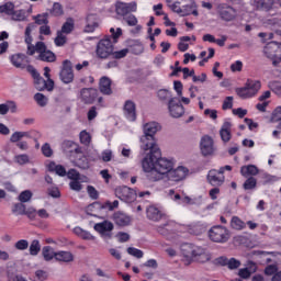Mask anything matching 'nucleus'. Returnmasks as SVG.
<instances>
[{
	"label": "nucleus",
	"instance_id": "obj_1",
	"mask_svg": "<svg viewBox=\"0 0 281 281\" xmlns=\"http://www.w3.org/2000/svg\"><path fill=\"white\" fill-rule=\"evenodd\" d=\"M144 135L140 137V148L144 153L153 150V153H159V146L157 145L158 131H161V125L157 122L146 123L143 127Z\"/></svg>",
	"mask_w": 281,
	"mask_h": 281
},
{
	"label": "nucleus",
	"instance_id": "obj_2",
	"mask_svg": "<svg viewBox=\"0 0 281 281\" xmlns=\"http://www.w3.org/2000/svg\"><path fill=\"white\" fill-rule=\"evenodd\" d=\"M182 262L186 267H189L191 262H207L210 256L205 254V249L201 246H194L189 244L182 249Z\"/></svg>",
	"mask_w": 281,
	"mask_h": 281
},
{
	"label": "nucleus",
	"instance_id": "obj_3",
	"mask_svg": "<svg viewBox=\"0 0 281 281\" xmlns=\"http://www.w3.org/2000/svg\"><path fill=\"white\" fill-rule=\"evenodd\" d=\"M262 83L260 80L248 79L245 87L236 89V93L243 100H247L248 98H254L260 91Z\"/></svg>",
	"mask_w": 281,
	"mask_h": 281
},
{
	"label": "nucleus",
	"instance_id": "obj_4",
	"mask_svg": "<svg viewBox=\"0 0 281 281\" xmlns=\"http://www.w3.org/2000/svg\"><path fill=\"white\" fill-rule=\"evenodd\" d=\"M172 168H175V162H172V160L161 158V156L156 157L155 171H151V175H154V181H159L162 179L164 175L168 176Z\"/></svg>",
	"mask_w": 281,
	"mask_h": 281
},
{
	"label": "nucleus",
	"instance_id": "obj_5",
	"mask_svg": "<svg viewBox=\"0 0 281 281\" xmlns=\"http://www.w3.org/2000/svg\"><path fill=\"white\" fill-rule=\"evenodd\" d=\"M36 135V137H41V134L36 131L32 132H14L11 137L10 142L11 144H15L16 148L20 150H29L30 145L26 140H22L23 137H26V139H32V136Z\"/></svg>",
	"mask_w": 281,
	"mask_h": 281
},
{
	"label": "nucleus",
	"instance_id": "obj_6",
	"mask_svg": "<svg viewBox=\"0 0 281 281\" xmlns=\"http://www.w3.org/2000/svg\"><path fill=\"white\" fill-rule=\"evenodd\" d=\"M113 42L111 41V36H105L104 38L100 40L97 44L95 55L101 60H106L113 54Z\"/></svg>",
	"mask_w": 281,
	"mask_h": 281
},
{
	"label": "nucleus",
	"instance_id": "obj_7",
	"mask_svg": "<svg viewBox=\"0 0 281 281\" xmlns=\"http://www.w3.org/2000/svg\"><path fill=\"white\" fill-rule=\"evenodd\" d=\"M149 154L143 158L142 160V168L144 172H149V179L150 181H154L155 175V164H157V157H161V150L158 147V153L153 151V149H148Z\"/></svg>",
	"mask_w": 281,
	"mask_h": 281
},
{
	"label": "nucleus",
	"instance_id": "obj_8",
	"mask_svg": "<svg viewBox=\"0 0 281 281\" xmlns=\"http://www.w3.org/2000/svg\"><path fill=\"white\" fill-rule=\"evenodd\" d=\"M229 229L225 226L216 225L210 228L209 238L212 243L225 244L229 240Z\"/></svg>",
	"mask_w": 281,
	"mask_h": 281
},
{
	"label": "nucleus",
	"instance_id": "obj_9",
	"mask_svg": "<svg viewBox=\"0 0 281 281\" xmlns=\"http://www.w3.org/2000/svg\"><path fill=\"white\" fill-rule=\"evenodd\" d=\"M225 170L232 171V166L226 165L220 170L211 169L207 175V181L211 186L218 187L225 183Z\"/></svg>",
	"mask_w": 281,
	"mask_h": 281
},
{
	"label": "nucleus",
	"instance_id": "obj_10",
	"mask_svg": "<svg viewBox=\"0 0 281 281\" xmlns=\"http://www.w3.org/2000/svg\"><path fill=\"white\" fill-rule=\"evenodd\" d=\"M74 65L71 60L66 59L63 61L61 69L59 71V80L64 82V85H71L74 82Z\"/></svg>",
	"mask_w": 281,
	"mask_h": 281
},
{
	"label": "nucleus",
	"instance_id": "obj_11",
	"mask_svg": "<svg viewBox=\"0 0 281 281\" xmlns=\"http://www.w3.org/2000/svg\"><path fill=\"white\" fill-rule=\"evenodd\" d=\"M99 91L95 88H82L80 90V98L83 104H93L98 100L99 104H102V97H99Z\"/></svg>",
	"mask_w": 281,
	"mask_h": 281
},
{
	"label": "nucleus",
	"instance_id": "obj_12",
	"mask_svg": "<svg viewBox=\"0 0 281 281\" xmlns=\"http://www.w3.org/2000/svg\"><path fill=\"white\" fill-rule=\"evenodd\" d=\"M115 196L124 203H133L137 199V193L128 187H119L115 189Z\"/></svg>",
	"mask_w": 281,
	"mask_h": 281
},
{
	"label": "nucleus",
	"instance_id": "obj_13",
	"mask_svg": "<svg viewBox=\"0 0 281 281\" xmlns=\"http://www.w3.org/2000/svg\"><path fill=\"white\" fill-rule=\"evenodd\" d=\"M37 60H42V63H56V54L47 49V45L44 42H37Z\"/></svg>",
	"mask_w": 281,
	"mask_h": 281
},
{
	"label": "nucleus",
	"instance_id": "obj_14",
	"mask_svg": "<svg viewBox=\"0 0 281 281\" xmlns=\"http://www.w3.org/2000/svg\"><path fill=\"white\" fill-rule=\"evenodd\" d=\"M168 110L171 117H181L186 113V108L181 104V100L179 98L173 97L168 102Z\"/></svg>",
	"mask_w": 281,
	"mask_h": 281
},
{
	"label": "nucleus",
	"instance_id": "obj_15",
	"mask_svg": "<svg viewBox=\"0 0 281 281\" xmlns=\"http://www.w3.org/2000/svg\"><path fill=\"white\" fill-rule=\"evenodd\" d=\"M115 12L119 16H127L131 12H137V2H117Z\"/></svg>",
	"mask_w": 281,
	"mask_h": 281
},
{
	"label": "nucleus",
	"instance_id": "obj_16",
	"mask_svg": "<svg viewBox=\"0 0 281 281\" xmlns=\"http://www.w3.org/2000/svg\"><path fill=\"white\" fill-rule=\"evenodd\" d=\"M168 8L172 10V12H176L177 14H182V16H188L192 13V7L191 5H184L181 9V1L179 0H166Z\"/></svg>",
	"mask_w": 281,
	"mask_h": 281
},
{
	"label": "nucleus",
	"instance_id": "obj_17",
	"mask_svg": "<svg viewBox=\"0 0 281 281\" xmlns=\"http://www.w3.org/2000/svg\"><path fill=\"white\" fill-rule=\"evenodd\" d=\"M217 13L222 21H234L236 19V9L227 4H220L217 7Z\"/></svg>",
	"mask_w": 281,
	"mask_h": 281
},
{
	"label": "nucleus",
	"instance_id": "obj_18",
	"mask_svg": "<svg viewBox=\"0 0 281 281\" xmlns=\"http://www.w3.org/2000/svg\"><path fill=\"white\" fill-rule=\"evenodd\" d=\"M112 221L119 227H128V225H131V221H133V218L131 217V215H128L122 211H117L112 215Z\"/></svg>",
	"mask_w": 281,
	"mask_h": 281
},
{
	"label": "nucleus",
	"instance_id": "obj_19",
	"mask_svg": "<svg viewBox=\"0 0 281 281\" xmlns=\"http://www.w3.org/2000/svg\"><path fill=\"white\" fill-rule=\"evenodd\" d=\"M200 149L204 157L214 155V140L210 136H203L200 143Z\"/></svg>",
	"mask_w": 281,
	"mask_h": 281
},
{
	"label": "nucleus",
	"instance_id": "obj_20",
	"mask_svg": "<svg viewBox=\"0 0 281 281\" xmlns=\"http://www.w3.org/2000/svg\"><path fill=\"white\" fill-rule=\"evenodd\" d=\"M188 172H190V170L181 166V167H178L177 169H171L169 173H167V177L169 181H176V182L183 181V179L188 177Z\"/></svg>",
	"mask_w": 281,
	"mask_h": 281
},
{
	"label": "nucleus",
	"instance_id": "obj_21",
	"mask_svg": "<svg viewBox=\"0 0 281 281\" xmlns=\"http://www.w3.org/2000/svg\"><path fill=\"white\" fill-rule=\"evenodd\" d=\"M9 60L11 65L15 67V69H25L27 63V56L23 53H16L9 56Z\"/></svg>",
	"mask_w": 281,
	"mask_h": 281
},
{
	"label": "nucleus",
	"instance_id": "obj_22",
	"mask_svg": "<svg viewBox=\"0 0 281 281\" xmlns=\"http://www.w3.org/2000/svg\"><path fill=\"white\" fill-rule=\"evenodd\" d=\"M123 111L126 120L130 122H135L137 120L136 105L132 100L125 101Z\"/></svg>",
	"mask_w": 281,
	"mask_h": 281
},
{
	"label": "nucleus",
	"instance_id": "obj_23",
	"mask_svg": "<svg viewBox=\"0 0 281 281\" xmlns=\"http://www.w3.org/2000/svg\"><path fill=\"white\" fill-rule=\"evenodd\" d=\"M258 271V266L254 261H248L246 268H241L238 270V276L241 278V280H249L251 278L252 273H256Z\"/></svg>",
	"mask_w": 281,
	"mask_h": 281
},
{
	"label": "nucleus",
	"instance_id": "obj_24",
	"mask_svg": "<svg viewBox=\"0 0 281 281\" xmlns=\"http://www.w3.org/2000/svg\"><path fill=\"white\" fill-rule=\"evenodd\" d=\"M216 262L221 267H227L228 269H231V271H234V269H238L241 265L240 260L236 258L227 259V257H218L216 259Z\"/></svg>",
	"mask_w": 281,
	"mask_h": 281
},
{
	"label": "nucleus",
	"instance_id": "obj_25",
	"mask_svg": "<svg viewBox=\"0 0 281 281\" xmlns=\"http://www.w3.org/2000/svg\"><path fill=\"white\" fill-rule=\"evenodd\" d=\"M111 85H112L111 78L101 77L99 81V91L103 95H111V93H113V89H111Z\"/></svg>",
	"mask_w": 281,
	"mask_h": 281
},
{
	"label": "nucleus",
	"instance_id": "obj_26",
	"mask_svg": "<svg viewBox=\"0 0 281 281\" xmlns=\"http://www.w3.org/2000/svg\"><path fill=\"white\" fill-rule=\"evenodd\" d=\"M220 135H221V139H222V142H224V144H227V142H229L232 139V122L226 121L223 123V125L220 130Z\"/></svg>",
	"mask_w": 281,
	"mask_h": 281
},
{
	"label": "nucleus",
	"instance_id": "obj_27",
	"mask_svg": "<svg viewBox=\"0 0 281 281\" xmlns=\"http://www.w3.org/2000/svg\"><path fill=\"white\" fill-rule=\"evenodd\" d=\"M257 10H263L265 12H271L272 16L276 15L273 12V0H255Z\"/></svg>",
	"mask_w": 281,
	"mask_h": 281
},
{
	"label": "nucleus",
	"instance_id": "obj_28",
	"mask_svg": "<svg viewBox=\"0 0 281 281\" xmlns=\"http://www.w3.org/2000/svg\"><path fill=\"white\" fill-rule=\"evenodd\" d=\"M166 215H164V213H161V211H159V209H157L156 206H149L147 209V218L149 221H154V222H159L161 221V218H164Z\"/></svg>",
	"mask_w": 281,
	"mask_h": 281
},
{
	"label": "nucleus",
	"instance_id": "obj_29",
	"mask_svg": "<svg viewBox=\"0 0 281 281\" xmlns=\"http://www.w3.org/2000/svg\"><path fill=\"white\" fill-rule=\"evenodd\" d=\"M112 229H114L113 224L106 220L101 223L94 224V231L102 235L111 233Z\"/></svg>",
	"mask_w": 281,
	"mask_h": 281
},
{
	"label": "nucleus",
	"instance_id": "obj_30",
	"mask_svg": "<svg viewBox=\"0 0 281 281\" xmlns=\"http://www.w3.org/2000/svg\"><path fill=\"white\" fill-rule=\"evenodd\" d=\"M48 172H55L58 177H67V169L63 165H56V162L50 161L47 165Z\"/></svg>",
	"mask_w": 281,
	"mask_h": 281
},
{
	"label": "nucleus",
	"instance_id": "obj_31",
	"mask_svg": "<svg viewBox=\"0 0 281 281\" xmlns=\"http://www.w3.org/2000/svg\"><path fill=\"white\" fill-rule=\"evenodd\" d=\"M260 171L258 170V167L255 165H248V166H241L240 168V175L241 177H256Z\"/></svg>",
	"mask_w": 281,
	"mask_h": 281
},
{
	"label": "nucleus",
	"instance_id": "obj_32",
	"mask_svg": "<svg viewBox=\"0 0 281 281\" xmlns=\"http://www.w3.org/2000/svg\"><path fill=\"white\" fill-rule=\"evenodd\" d=\"M57 262H74V255L70 251L60 250L55 255Z\"/></svg>",
	"mask_w": 281,
	"mask_h": 281
},
{
	"label": "nucleus",
	"instance_id": "obj_33",
	"mask_svg": "<svg viewBox=\"0 0 281 281\" xmlns=\"http://www.w3.org/2000/svg\"><path fill=\"white\" fill-rule=\"evenodd\" d=\"M231 227L236 232H243V229H246L247 224L240 217L234 215L231 220Z\"/></svg>",
	"mask_w": 281,
	"mask_h": 281
},
{
	"label": "nucleus",
	"instance_id": "obj_34",
	"mask_svg": "<svg viewBox=\"0 0 281 281\" xmlns=\"http://www.w3.org/2000/svg\"><path fill=\"white\" fill-rule=\"evenodd\" d=\"M42 256L46 262H49L50 260H54V258H56V251H54V248H52V246H44L42 249Z\"/></svg>",
	"mask_w": 281,
	"mask_h": 281
},
{
	"label": "nucleus",
	"instance_id": "obj_35",
	"mask_svg": "<svg viewBox=\"0 0 281 281\" xmlns=\"http://www.w3.org/2000/svg\"><path fill=\"white\" fill-rule=\"evenodd\" d=\"M94 20H95V15L93 14H90L87 16V25L85 27V32H87L88 34L95 32V29L98 27V22H95Z\"/></svg>",
	"mask_w": 281,
	"mask_h": 281
},
{
	"label": "nucleus",
	"instance_id": "obj_36",
	"mask_svg": "<svg viewBox=\"0 0 281 281\" xmlns=\"http://www.w3.org/2000/svg\"><path fill=\"white\" fill-rule=\"evenodd\" d=\"M0 14H8V16H14V3L7 2L0 5Z\"/></svg>",
	"mask_w": 281,
	"mask_h": 281
},
{
	"label": "nucleus",
	"instance_id": "obj_37",
	"mask_svg": "<svg viewBox=\"0 0 281 281\" xmlns=\"http://www.w3.org/2000/svg\"><path fill=\"white\" fill-rule=\"evenodd\" d=\"M25 210H27L25 204H23V202H19L13 204L11 212L15 216H25Z\"/></svg>",
	"mask_w": 281,
	"mask_h": 281
},
{
	"label": "nucleus",
	"instance_id": "obj_38",
	"mask_svg": "<svg viewBox=\"0 0 281 281\" xmlns=\"http://www.w3.org/2000/svg\"><path fill=\"white\" fill-rule=\"evenodd\" d=\"M75 26L74 18H68L59 32H61V34H71Z\"/></svg>",
	"mask_w": 281,
	"mask_h": 281
},
{
	"label": "nucleus",
	"instance_id": "obj_39",
	"mask_svg": "<svg viewBox=\"0 0 281 281\" xmlns=\"http://www.w3.org/2000/svg\"><path fill=\"white\" fill-rule=\"evenodd\" d=\"M33 21H35L36 25H48L49 24V13H42L33 16Z\"/></svg>",
	"mask_w": 281,
	"mask_h": 281
},
{
	"label": "nucleus",
	"instance_id": "obj_40",
	"mask_svg": "<svg viewBox=\"0 0 281 281\" xmlns=\"http://www.w3.org/2000/svg\"><path fill=\"white\" fill-rule=\"evenodd\" d=\"M74 233L79 236V238H82L83 240H94L95 237L91 235V233L80 228V227H75Z\"/></svg>",
	"mask_w": 281,
	"mask_h": 281
},
{
	"label": "nucleus",
	"instance_id": "obj_41",
	"mask_svg": "<svg viewBox=\"0 0 281 281\" xmlns=\"http://www.w3.org/2000/svg\"><path fill=\"white\" fill-rule=\"evenodd\" d=\"M157 232L161 236H168L172 232V222L168 221L164 225L158 226Z\"/></svg>",
	"mask_w": 281,
	"mask_h": 281
},
{
	"label": "nucleus",
	"instance_id": "obj_42",
	"mask_svg": "<svg viewBox=\"0 0 281 281\" xmlns=\"http://www.w3.org/2000/svg\"><path fill=\"white\" fill-rule=\"evenodd\" d=\"M75 166L81 170H89V159L86 156H81L75 160Z\"/></svg>",
	"mask_w": 281,
	"mask_h": 281
},
{
	"label": "nucleus",
	"instance_id": "obj_43",
	"mask_svg": "<svg viewBox=\"0 0 281 281\" xmlns=\"http://www.w3.org/2000/svg\"><path fill=\"white\" fill-rule=\"evenodd\" d=\"M50 14L52 16H63L65 14L63 4H60V2H54L53 8L50 9Z\"/></svg>",
	"mask_w": 281,
	"mask_h": 281
},
{
	"label": "nucleus",
	"instance_id": "obj_44",
	"mask_svg": "<svg viewBox=\"0 0 281 281\" xmlns=\"http://www.w3.org/2000/svg\"><path fill=\"white\" fill-rule=\"evenodd\" d=\"M258 180L254 177H249L243 184L244 190H256Z\"/></svg>",
	"mask_w": 281,
	"mask_h": 281
},
{
	"label": "nucleus",
	"instance_id": "obj_45",
	"mask_svg": "<svg viewBox=\"0 0 281 281\" xmlns=\"http://www.w3.org/2000/svg\"><path fill=\"white\" fill-rule=\"evenodd\" d=\"M30 254H31V256H38V254H41V241H38V239H34L31 243Z\"/></svg>",
	"mask_w": 281,
	"mask_h": 281
},
{
	"label": "nucleus",
	"instance_id": "obj_46",
	"mask_svg": "<svg viewBox=\"0 0 281 281\" xmlns=\"http://www.w3.org/2000/svg\"><path fill=\"white\" fill-rule=\"evenodd\" d=\"M14 161L19 166H25V164H30V156L27 154L15 155Z\"/></svg>",
	"mask_w": 281,
	"mask_h": 281
},
{
	"label": "nucleus",
	"instance_id": "obj_47",
	"mask_svg": "<svg viewBox=\"0 0 281 281\" xmlns=\"http://www.w3.org/2000/svg\"><path fill=\"white\" fill-rule=\"evenodd\" d=\"M34 30V23H30L24 32V41L26 45H31L33 38H32V31Z\"/></svg>",
	"mask_w": 281,
	"mask_h": 281
},
{
	"label": "nucleus",
	"instance_id": "obj_48",
	"mask_svg": "<svg viewBox=\"0 0 281 281\" xmlns=\"http://www.w3.org/2000/svg\"><path fill=\"white\" fill-rule=\"evenodd\" d=\"M56 47H63L67 43V36L63 34V32L57 31V36L54 40Z\"/></svg>",
	"mask_w": 281,
	"mask_h": 281
},
{
	"label": "nucleus",
	"instance_id": "obj_49",
	"mask_svg": "<svg viewBox=\"0 0 281 281\" xmlns=\"http://www.w3.org/2000/svg\"><path fill=\"white\" fill-rule=\"evenodd\" d=\"M34 87L37 91H45V79L38 75L37 77L33 78Z\"/></svg>",
	"mask_w": 281,
	"mask_h": 281
},
{
	"label": "nucleus",
	"instance_id": "obj_50",
	"mask_svg": "<svg viewBox=\"0 0 281 281\" xmlns=\"http://www.w3.org/2000/svg\"><path fill=\"white\" fill-rule=\"evenodd\" d=\"M80 143L83 144V146H89L91 144V134L87 131H81L79 134Z\"/></svg>",
	"mask_w": 281,
	"mask_h": 281
},
{
	"label": "nucleus",
	"instance_id": "obj_51",
	"mask_svg": "<svg viewBox=\"0 0 281 281\" xmlns=\"http://www.w3.org/2000/svg\"><path fill=\"white\" fill-rule=\"evenodd\" d=\"M128 56V48H123L121 50H112V57L115 60H121V58H126Z\"/></svg>",
	"mask_w": 281,
	"mask_h": 281
},
{
	"label": "nucleus",
	"instance_id": "obj_52",
	"mask_svg": "<svg viewBox=\"0 0 281 281\" xmlns=\"http://www.w3.org/2000/svg\"><path fill=\"white\" fill-rule=\"evenodd\" d=\"M32 191L30 190H25V191H22L19 195V201L20 203H27L32 200Z\"/></svg>",
	"mask_w": 281,
	"mask_h": 281
},
{
	"label": "nucleus",
	"instance_id": "obj_53",
	"mask_svg": "<svg viewBox=\"0 0 281 281\" xmlns=\"http://www.w3.org/2000/svg\"><path fill=\"white\" fill-rule=\"evenodd\" d=\"M34 100L37 102L38 106H47V97H45V94L37 92L34 94Z\"/></svg>",
	"mask_w": 281,
	"mask_h": 281
},
{
	"label": "nucleus",
	"instance_id": "obj_54",
	"mask_svg": "<svg viewBox=\"0 0 281 281\" xmlns=\"http://www.w3.org/2000/svg\"><path fill=\"white\" fill-rule=\"evenodd\" d=\"M123 21H125V23H127V25L130 27H135V25H137L138 21L137 18L131 13H128L127 15H125L123 18Z\"/></svg>",
	"mask_w": 281,
	"mask_h": 281
},
{
	"label": "nucleus",
	"instance_id": "obj_55",
	"mask_svg": "<svg viewBox=\"0 0 281 281\" xmlns=\"http://www.w3.org/2000/svg\"><path fill=\"white\" fill-rule=\"evenodd\" d=\"M117 207H120V201L117 200H114L113 202L106 201L105 203L102 204V209L110 210V212H112V210H115Z\"/></svg>",
	"mask_w": 281,
	"mask_h": 281
},
{
	"label": "nucleus",
	"instance_id": "obj_56",
	"mask_svg": "<svg viewBox=\"0 0 281 281\" xmlns=\"http://www.w3.org/2000/svg\"><path fill=\"white\" fill-rule=\"evenodd\" d=\"M14 247L19 251H25V249L30 247V243L27 241V239H20L15 243Z\"/></svg>",
	"mask_w": 281,
	"mask_h": 281
},
{
	"label": "nucleus",
	"instance_id": "obj_57",
	"mask_svg": "<svg viewBox=\"0 0 281 281\" xmlns=\"http://www.w3.org/2000/svg\"><path fill=\"white\" fill-rule=\"evenodd\" d=\"M272 122H280L278 128H281V106H277L272 112Z\"/></svg>",
	"mask_w": 281,
	"mask_h": 281
},
{
	"label": "nucleus",
	"instance_id": "obj_58",
	"mask_svg": "<svg viewBox=\"0 0 281 281\" xmlns=\"http://www.w3.org/2000/svg\"><path fill=\"white\" fill-rule=\"evenodd\" d=\"M127 254L130 256H134V258H144V251L135 248V247H128L127 248Z\"/></svg>",
	"mask_w": 281,
	"mask_h": 281
},
{
	"label": "nucleus",
	"instance_id": "obj_59",
	"mask_svg": "<svg viewBox=\"0 0 281 281\" xmlns=\"http://www.w3.org/2000/svg\"><path fill=\"white\" fill-rule=\"evenodd\" d=\"M74 146H76V143L74 140H64L61 143V148L65 153H71V150H74Z\"/></svg>",
	"mask_w": 281,
	"mask_h": 281
},
{
	"label": "nucleus",
	"instance_id": "obj_60",
	"mask_svg": "<svg viewBox=\"0 0 281 281\" xmlns=\"http://www.w3.org/2000/svg\"><path fill=\"white\" fill-rule=\"evenodd\" d=\"M159 100H168V99H172V92L171 91H168L166 89H161L158 91L157 93Z\"/></svg>",
	"mask_w": 281,
	"mask_h": 281
},
{
	"label": "nucleus",
	"instance_id": "obj_61",
	"mask_svg": "<svg viewBox=\"0 0 281 281\" xmlns=\"http://www.w3.org/2000/svg\"><path fill=\"white\" fill-rule=\"evenodd\" d=\"M69 188L74 192H80L82 190V183H80V180H71L69 182Z\"/></svg>",
	"mask_w": 281,
	"mask_h": 281
},
{
	"label": "nucleus",
	"instance_id": "obj_62",
	"mask_svg": "<svg viewBox=\"0 0 281 281\" xmlns=\"http://www.w3.org/2000/svg\"><path fill=\"white\" fill-rule=\"evenodd\" d=\"M42 155H44V157H52V155H54V150L52 149V146H49V143H45L42 146Z\"/></svg>",
	"mask_w": 281,
	"mask_h": 281
},
{
	"label": "nucleus",
	"instance_id": "obj_63",
	"mask_svg": "<svg viewBox=\"0 0 281 281\" xmlns=\"http://www.w3.org/2000/svg\"><path fill=\"white\" fill-rule=\"evenodd\" d=\"M66 175L71 181L80 180V172H78L76 169H69Z\"/></svg>",
	"mask_w": 281,
	"mask_h": 281
},
{
	"label": "nucleus",
	"instance_id": "obj_64",
	"mask_svg": "<svg viewBox=\"0 0 281 281\" xmlns=\"http://www.w3.org/2000/svg\"><path fill=\"white\" fill-rule=\"evenodd\" d=\"M110 33L112 34L113 43H117V38L122 35V30L119 27L115 31V29L112 27L110 29Z\"/></svg>",
	"mask_w": 281,
	"mask_h": 281
}]
</instances>
